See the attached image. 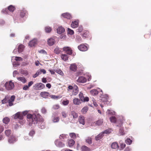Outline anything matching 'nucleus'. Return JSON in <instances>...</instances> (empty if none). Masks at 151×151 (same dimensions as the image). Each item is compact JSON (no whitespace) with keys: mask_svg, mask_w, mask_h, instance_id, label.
I'll use <instances>...</instances> for the list:
<instances>
[{"mask_svg":"<svg viewBox=\"0 0 151 151\" xmlns=\"http://www.w3.org/2000/svg\"><path fill=\"white\" fill-rule=\"evenodd\" d=\"M29 88L28 85H25L23 87V89L24 90H27L29 89Z\"/></svg>","mask_w":151,"mask_h":151,"instance_id":"59","label":"nucleus"},{"mask_svg":"<svg viewBox=\"0 0 151 151\" xmlns=\"http://www.w3.org/2000/svg\"><path fill=\"white\" fill-rule=\"evenodd\" d=\"M75 142L72 139H70L68 141V146L70 147H72L74 144Z\"/></svg>","mask_w":151,"mask_h":151,"instance_id":"23","label":"nucleus"},{"mask_svg":"<svg viewBox=\"0 0 151 151\" xmlns=\"http://www.w3.org/2000/svg\"><path fill=\"white\" fill-rule=\"evenodd\" d=\"M101 101L104 103L105 102H107L108 101V99L109 98V96L108 95L105 94L104 95H102L101 96Z\"/></svg>","mask_w":151,"mask_h":151,"instance_id":"11","label":"nucleus"},{"mask_svg":"<svg viewBox=\"0 0 151 151\" xmlns=\"http://www.w3.org/2000/svg\"><path fill=\"white\" fill-rule=\"evenodd\" d=\"M17 140L15 137L13 135H11L8 139V142L9 143H13Z\"/></svg>","mask_w":151,"mask_h":151,"instance_id":"8","label":"nucleus"},{"mask_svg":"<svg viewBox=\"0 0 151 151\" xmlns=\"http://www.w3.org/2000/svg\"><path fill=\"white\" fill-rule=\"evenodd\" d=\"M83 29V28L82 27H79L78 29V32H81L82 31Z\"/></svg>","mask_w":151,"mask_h":151,"instance_id":"61","label":"nucleus"},{"mask_svg":"<svg viewBox=\"0 0 151 151\" xmlns=\"http://www.w3.org/2000/svg\"><path fill=\"white\" fill-rule=\"evenodd\" d=\"M89 32L88 31H86L84 32L83 33L82 35V36L83 37L85 38L88 37V36Z\"/></svg>","mask_w":151,"mask_h":151,"instance_id":"36","label":"nucleus"},{"mask_svg":"<svg viewBox=\"0 0 151 151\" xmlns=\"http://www.w3.org/2000/svg\"><path fill=\"white\" fill-rule=\"evenodd\" d=\"M63 51H65V52L69 55L72 54V50L69 47H65L63 48Z\"/></svg>","mask_w":151,"mask_h":151,"instance_id":"10","label":"nucleus"},{"mask_svg":"<svg viewBox=\"0 0 151 151\" xmlns=\"http://www.w3.org/2000/svg\"><path fill=\"white\" fill-rule=\"evenodd\" d=\"M21 73L22 74L26 75L28 74V72L27 70H21Z\"/></svg>","mask_w":151,"mask_h":151,"instance_id":"53","label":"nucleus"},{"mask_svg":"<svg viewBox=\"0 0 151 151\" xmlns=\"http://www.w3.org/2000/svg\"><path fill=\"white\" fill-rule=\"evenodd\" d=\"M78 120L80 124L83 125H84L85 124V118L83 116H80L78 118Z\"/></svg>","mask_w":151,"mask_h":151,"instance_id":"9","label":"nucleus"},{"mask_svg":"<svg viewBox=\"0 0 151 151\" xmlns=\"http://www.w3.org/2000/svg\"><path fill=\"white\" fill-rule=\"evenodd\" d=\"M79 96L81 100L83 102L88 101L89 99V98L88 97H85L83 95V94L81 93L80 92L79 94Z\"/></svg>","mask_w":151,"mask_h":151,"instance_id":"6","label":"nucleus"},{"mask_svg":"<svg viewBox=\"0 0 151 151\" xmlns=\"http://www.w3.org/2000/svg\"><path fill=\"white\" fill-rule=\"evenodd\" d=\"M110 121L111 122H116V118L114 116H111L110 118Z\"/></svg>","mask_w":151,"mask_h":151,"instance_id":"43","label":"nucleus"},{"mask_svg":"<svg viewBox=\"0 0 151 151\" xmlns=\"http://www.w3.org/2000/svg\"><path fill=\"white\" fill-rule=\"evenodd\" d=\"M55 143L56 145L60 147H63L65 146L64 143L58 140L56 141Z\"/></svg>","mask_w":151,"mask_h":151,"instance_id":"22","label":"nucleus"},{"mask_svg":"<svg viewBox=\"0 0 151 151\" xmlns=\"http://www.w3.org/2000/svg\"><path fill=\"white\" fill-rule=\"evenodd\" d=\"M7 9L10 12H13L15 9V7L12 5H10L8 7Z\"/></svg>","mask_w":151,"mask_h":151,"instance_id":"28","label":"nucleus"},{"mask_svg":"<svg viewBox=\"0 0 151 151\" xmlns=\"http://www.w3.org/2000/svg\"><path fill=\"white\" fill-rule=\"evenodd\" d=\"M38 126L41 129H43L45 128L44 123L43 122H39L38 124Z\"/></svg>","mask_w":151,"mask_h":151,"instance_id":"37","label":"nucleus"},{"mask_svg":"<svg viewBox=\"0 0 151 151\" xmlns=\"http://www.w3.org/2000/svg\"><path fill=\"white\" fill-rule=\"evenodd\" d=\"M103 122V119H100L95 122V124L97 126H100L102 125Z\"/></svg>","mask_w":151,"mask_h":151,"instance_id":"26","label":"nucleus"},{"mask_svg":"<svg viewBox=\"0 0 151 151\" xmlns=\"http://www.w3.org/2000/svg\"><path fill=\"white\" fill-rule=\"evenodd\" d=\"M14 119H19L22 120L23 119V116L22 115V112H19L16 113L14 116Z\"/></svg>","mask_w":151,"mask_h":151,"instance_id":"7","label":"nucleus"},{"mask_svg":"<svg viewBox=\"0 0 151 151\" xmlns=\"http://www.w3.org/2000/svg\"><path fill=\"white\" fill-rule=\"evenodd\" d=\"M90 93L93 95H96L98 94V92L96 89L92 90L90 91Z\"/></svg>","mask_w":151,"mask_h":151,"instance_id":"38","label":"nucleus"},{"mask_svg":"<svg viewBox=\"0 0 151 151\" xmlns=\"http://www.w3.org/2000/svg\"><path fill=\"white\" fill-rule=\"evenodd\" d=\"M68 29L69 34H70V35H73L74 34V32L73 30L69 28H68Z\"/></svg>","mask_w":151,"mask_h":151,"instance_id":"56","label":"nucleus"},{"mask_svg":"<svg viewBox=\"0 0 151 151\" xmlns=\"http://www.w3.org/2000/svg\"><path fill=\"white\" fill-rule=\"evenodd\" d=\"M15 60L16 61H22V58L21 57H15Z\"/></svg>","mask_w":151,"mask_h":151,"instance_id":"57","label":"nucleus"},{"mask_svg":"<svg viewBox=\"0 0 151 151\" xmlns=\"http://www.w3.org/2000/svg\"><path fill=\"white\" fill-rule=\"evenodd\" d=\"M3 122L5 124H7L10 121V119L8 117H6L3 120Z\"/></svg>","mask_w":151,"mask_h":151,"instance_id":"39","label":"nucleus"},{"mask_svg":"<svg viewBox=\"0 0 151 151\" xmlns=\"http://www.w3.org/2000/svg\"><path fill=\"white\" fill-rule=\"evenodd\" d=\"M70 137L73 139H75L76 137V135L74 133H69Z\"/></svg>","mask_w":151,"mask_h":151,"instance_id":"42","label":"nucleus"},{"mask_svg":"<svg viewBox=\"0 0 151 151\" xmlns=\"http://www.w3.org/2000/svg\"><path fill=\"white\" fill-rule=\"evenodd\" d=\"M17 79L19 81L22 82L23 83H25L27 82V80L26 78L24 77H17Z\"/></svg>","mask_w":151,"mask_h":151,"instance_id":"24","label":"nucleus"},{"mask_svg":"<svg viewBox=\"0 0 151 151\" xmlns=\"http://www.w3.org/2000/svg\"><path fill=\"white\" fill-rule=\"evenodd\" d=\"M61 15L63 18L68 19H70L72 18L71 15L68 13H63Z\"/></svg>","mask_w":151,"mask_h":151,"instance_id":"12","label":"nucleus"},{"mask_svg":"<svg viewBox=\"0 0 151 151\" xmlns=\"http://www.w3.org/2000/svg\"><path fill=\"white\" fill-rule=\"evenodd\" d=\"M40 74V71H39V70H38L37 71L35 74H34L33 75L32 77L34 78H36Z\"/></svg>","mask_w":151,"mask_h":151,"instance_id":"46","label":"nucleus"},{"mask_svg":"<svg viewBox=\"0 0 151 151\" xmlns=\"http://www.w3.org/2000/svg\"><path fill=\"white\" fill-rule=\"evenodd\" d=\"M119 132L120 135H124V132L123 128L122 127H120L119 128Z\"/></svg>","mask_w":151,"mask_h":151,"instance_id":"44","label":"nucleus"},{"mask_svg":"<svg viewBox=\"0 0 151 151\" xmlns=\"http://www.w3.org/2000/svg\"><path fill=\"white\" fill-rule=\"evenodd\" d=\"M126 142L127 144L130 145L132 142V141L130 139H127L126 140Z\"/></svg>","mask_w":151,"mask_h":151,"instance_id":"51","label":"nucleus"},{"mask_svg":"<svg viewBox=\"0 0 151 151\" xmlns=\"http://www.w3.org/2000/svg\"><path fill=\"white\" fill-rule=\"evenodd\" d=\"M24 46L23 45H20L18 48V52L19 53L22 52L23 50Z\"/></svg>","mask_w":151,"mask_h":151,"instance_id":"31","label":"nucleus"},{"mask_svg":"<svg viewBox=\"0 0 151 151\" xmlns=\"http://www.w3.org/2000/svg\"><path fill=\"white\" fill-rule=\"evenodd\" d=\"M27 119L29 124H37V121L36 118V116L35 114H28L27 115Z\"/></svg>","mask_w":151,"mask_h":151,"instance_id":"1","label":"nucleus"},{"mask_svg":"<svg viewBox=\"0 0 151 151\" xmlns=\"http://www.w3.org/2000/svg\"><path fill=\"white\" fill-rule=\"evenodd\" d=\"M6 89L7 90L12 89L14 87V84L12 81L6 82L4 85Z\"/></svg>","mask_w":151,"mask_h":151,"instance_id":"2","label":"nucleus"},{"mask_svg":"<svg viewBox=\"0 0 151 151\" xmlns=\"http://www.w3.org/2000/svg\"><path fill=\"white\" fill-rule=\"evenodd\" d=\"M56 72L58 74H60L61 75L63 76L64 74L63 71L60 70H57Z\"/></svg>","mask_w":151,"mask_h":151,"instance_id":"49","label":"nucleus"},{"mask_svg":"<svg viewBox=\"0 0 151 151\" xmlns=\"http://www.w3.org/2000/svg\"><path fill=\"white\" fill-rule=\"evenodd\" d=\"M70 70L75 72L76 71L77 68V66L76 63H73L70 65Z\"/></svg>","mask_w":151,"mask_h":151,"instance_id":"16","label":"nucleus"},{"mask_svg":"<svg viewBox=\"0 0 151 151\" xmlns=\"http://www.w3.org/2000/svg\"><path fill=\"white\" fill-rule=\"evenodd\" d=\"M71 27L73 28L77 27L78 26V22L77 21H73L71 24Z\"/></svg>","mask_w":151,"mask_h":151,"instance_id":"20","label":"nucleus"},{"mask_svg":"<svg viewBox=\"0 0 151 151\" xmlns=\"http://www.w3.org/2000/svg\"><path fill=\"white\" fill-rule=\"evenodd\" d=\"M111 132V131L108 129H106L105 130L104 132H102V133H103V134L104 133L106 134H109Z\"/></svg>","mask_w":151,"mask_h":151,"instance_id":"55","label":"nucleus"},{"mask_svg":"<svg viewBox=\"0 0 151 151\" xmlns=\"http://www.w3.org/2000/svg\"><path fill=\"white\" fill-rule=\"evenodd\" d=\"M68 91L69 90H73L72 94L74 95H76L78 92V88L76 85H74L73 86H68Z\"/></svg>","mask_w":151,"mask_h":151,"instance_id":"3","label":"nucleus"},{"mask_svg":"<svg viewBox=\"0 0 151 151\" xmlns=\"http://www.w3.org/2000/svg\"><path fill=\"white\" fill-rule=\"evenodd\" d=\"M61 58L62 59L66 61L68 59V55L66 54H62L61 56Z\"/></svg>","mask_w":151,"mask_h":151,"instance_id":"27","label":"nucleus"},{"mask_svg":"<svg viewBox=\"0 0 151 151\" xmlns=\"http://www.w3.org/2000/svg\"><path fill=\"white\" fill-rule=\"evenodd\" d=\"M33 81H30L28 83V86L29 87L31 86L33 84Z\"/></svg>","mask_w":151,"mask_h":151,"instance_id":"64","label":"nucleus"},{"mask_svg":"<svg viewBox=\"0 0 151 151\" xmlns=\"http://www.w3.org/2000/svg\"><path fill=\"white\" fill-rule=\"evenodd\" d=\"M35 134V132L34 131H31L29 133V135L31 136H32Z\"/></svg>","mask_w":151,"mask_h":151,"instance_id":"63","label":"nucleus"},{"mask_svg":"<svg viewBox=\"0 0 151 151\" xmlns=\"http://www.w3.org/2000/svg\"><path fill=\"white\" fill-rule=\"evenodd\" d=\"M88 110V108L87 107H84L81 110V112L83 114H85L86 113Z\"/></svg>","mask_w":151,"mask_h":151,"instance_id":"40","label":"nucleus"},{"mask_svg":"<svg viewBox=\"0 0 151 151\" xmlns=\"http://www.w3.org/2000/svg\"><path fill=\"white\" fill-rule=\"evenodd\" d=\"M86 45H87V44H82L79 45L78 46V49L81 51H86L88 49V48Z\"/></svg>","mask_w":151,"mask_h":151,"instance_id":"5","label":"nucleus"},{"mask_svg":"<svg viewBox=\"0 0 151 151\" xmlns=\"http://www.w3.org/2000/svg\"><path fill=\"white\" fill-rule=\"evenodd\" d=\"M77 81L79 83H84L86 81V79L83 76H80L77 80Z\"/></svg>","mask_w":151,"mask_h":151,"instance_id":"18","label":"nucleus"},{"mask_svg":"<svg viewBox=\"0 0 151 151\" xmlns=\"http://www.w3.org/2000/svg\"><path fill=\"white\" fill-rule=\"evenodd\" d=\"M111 147L112 148L116 149L119 147L118 145V143L116 142H114L112 143L111 145Z\"/></svg>","mask_w":151,"mask_h":151,"instance_id":"30","label":"nucleus"},{"mask_svg":"<svg viewBox=\"0 0 151 151\" xmlns=\"http://www.w3.org/2000/svg\"><path fill=\"white\" fill-rule=\"evenodd\" d=\"M81 101L80 99L77 98H75L73 100V103L75 105H79L81 104Z\"/></svg>","mask_w":151,"mask_h":151,"instance_id":"17","label":"nucleus"},{"mask_svg":"<svg viewBox=\"0 0 151 151\" xmlns=\"http://www.w3.org/2000/svg\"><path fill=\"white\" fill-rule=\"evenodd\" d=\"M52 30V29L50 27L47 26L45 27V30L46 32L50 33Z\"/></svg>","mask_w":151,"mask_h":151,"instance_id":"34","label":"nucleus"},{"mask_svg":"<svg viewBox=\"0 0 151 151\" xmlns=\"http://www.w3.org/2000/svg\"><path fill=\"white\" fill-rule=\"evenodd\" d=\"M37 40L36 39H33L30 41L29 43V45L30 47L35 46L37 44Z\"/></svg>","mask_w":151,"mask_h":151,"instance_id":"15","label":"nucleus"},{"mask_svg":"<svg viewBox=\"0 0 151 151\" xmlns=\"http://www.w3.org/2000/svg\"><path fill=\"white\" fill-rule=\"evenodd\" d=\"M27 14V12L24 8H23L22 9L20 10V16L22 17H24Z\"/></svg>","mask_w":151,"mask_h":151,"instance_id":"19","label":"nucleus"},{"mask_svg":"<svg viewBox=\"0 0 151 151\" xmlns=\"http://www.w3.org/2000/svg\"><path fill=\"white\" fill-rule=\"evenodd\" d=\"M39 70V71H40V74L42 73L43 74H45L46 73L45 70L44 69H40Z\"/></svg>","mask_w":151,"mask_h":151,"instance_id":"62","label":"nucleus"},{"mask_svg":"<svg viewBox=\"0 0 151 151\" xmlns=\"http://www.w3.org/2000/svg\"><path fill=\"white\" fill-rule=\"evenodd\" d=\"M65 30L64 28L62 27H58L57 29V33L59 34L64 32Z\"/></svg>","mask_w":151,"mask_h":151,"instance_id":"21","label":"nucleus"},{"mask_svg":"<svg viewBox=\"0 0 151 151\" xmlns=\"http://www.w3.org/2000/svg\"><path fill=\"white\" fill-rule=\"evenodd\" d=\"M81 149L82 151H89L90 150V148L85 145L82 146Z\"/></svg>","mask_w":151,"mask_h":151,"instance_id":"33","label":"nucleus"},{"mask_svg":"<svg viewBox=\"0 0 151 151\" xmlns=\"http://www.w3.org/2000/svg\"><path fill=\"white\" fill-rule=\"evenodd\" d=\"M60 108L59 105L58 104L54 105L52 107V108L54 109H58Z\"/></svg>","mask_w":151,"mask_h":151,"instance_id":"50","label":"nucleus"},{"mask_svg":"<svg viewBox=\"0 0 151 151\" xmlns=\"http://www.w3.org/2000/svg\"><path fill=\"white\" fill-rule=\"evenodd\" d=\"M59 120V118L58 117H54L53 121V122H58Z\"/></svg>","mask_w":151,"mask_h":151,"instance_id":"52","label":"nucleus"},{"mask_svg":"<svg viewBox=\"0 0 151 151\" xmlns=\"http://www.w3.org/2000/svg\"><path fill=\"white\" fill-rule=\"evenodd\" d=\"M55 38H51L49 39L47 41V43L49 45L52 46L55 43Z\"/></svg>","mask_w":151,"mask_h":151,"instance_id":"13","label":"nucleus"},{"mask_svg":"<svg viewBox=\"0 0 151 151\" xmlns=\"http://www.w3.org/2000/svg\"><path fill=\"white\" fill-rule=\"evenodd\" d=\"M49 95L50 94L48 92L46 91L42 92L40 93V96L45 98H47L49 96Z\"/></svg>","mask_w":151,"mask_h":151,"instance_id":"14","label":"nucleus"},{"mask_svg":"<svg viewBox=\"0 0 151 151\" xmlns=\"http://www.w3.org/2000/svg\"><path fill=\"white\" fill-rule=\"evenodd\" d=\"M76 41L78 42H82V38L79 36H77L76 39Z\"/></svg>","mask_w":151,"mask_h":151,"instance_id":"41","label":"nucleus"},{"mask_svg":"<svg viewBox=\"0 0 151 151\" xmlns=\"http://www.w3.org/2000/svg\"><path fill=\"white\" fill-rule=\"evenodd\" d=\"M103 136V133L102 132H101L95 137V140L96 141L99 140L102 138Z\"/></svg>","mask_w":151,"mask_h":151,"instance_id":"25","label":"nucleus"},{"mask_svg":"<svg viewBox=\"0 0 151 151\" xmlns=\"http://www.w3.org/2000/svg\"><path fill=\"white\" fill-rule=\"evenodd\" d=\"M39 52L40 53H42V54H46V53H47L44 50H41L39 51Z\"/></svg>","mask_w":151,"mask_h":151,"instance_id":"60","label":"nucleus"},{"mask_svg":"<svg viewBox=\"0 0 151 151\" xmlns=\"http://www.w3.org/2000/svg\"><path fill=\"white\" fill-rule=\"evenodd\" d=\"M15 99V96L14 95H13L11 96L10 99L9 100L13 102L14 101Z\"/></svg>","mask_w":151,"mask_h":151,"instance_id":"58","label":"nucleus"},{"mask_svg":"<svg viewBox=\"0 0 151 151\" xmlns=\"http://www.w3.org/2000/svg\"><path fill=\"white\" fill-rule=\"evenodd\" d=\"M69 103V101L67 100L66 101H63L62 102L63 104L65 106L68 105Z\"/></svg>","mask_w":151,"mask_h":151,"instance_id":"48","label":"nucleus"},{"mask_svg":"<svg viewBox=\"0 0 151 151\" xmlns=\"http://www.w3.org/2000/svg\"><path fill=\"white\" fill-rule=\"evenodd\" d=\"M62 50L61 48L56 47L54 50V52L56 54H59L61 52H62Z\"/></svg>","mask_w":151,"mask_h":151,"instance_id":"32","label":"nucleus"},{"mask_svg":"<svg viewBox=\"0 0 151 151\" xmlns=\"http://www.w3.org/2000/svg\"><path fill=\"white\" fill-rule=\"evenodd\" d=\"M71 115L73 116V119H76L78 117L77 114L74 111H73L71 112Z\"/></svg>","mask_w":151,"mask_h":151,"instance_id":"35","label":"nucleus"},{"mask_svg":"<svg viewBox=\"0 0 151 151\" xmlns=\"http://www.w3.org/2000/svg\"><path fill=\"white\" fill-rule=\"evenodd\" d=\"M4 133L5 135L9 137L12 134V131L10 129H8L5 130Z\"/></svg>","mask_w":151,"mask_h":151,"instance_id":"29","label":"nucleus"},{"mask_svg":"<svg viewBox=\"0 0 151 151\" xmlns=\"http://www.w3.org/2000/svg\"><path fill=\"white\" fill-rule=\"evenodd\" d=\"M62 116L64 118H66L67 116V114L65 111H63L62 112Z\"/></svg>","mask_w":151,"mask_h":151,"instance_id":"54","label":"nucleus"},{"mask_svg":"<svg viewBox=\"0 0 151 151\" xmlns=\"http://www.w3.org/2000/svg\"><path fill=\"white\" fill-rule=\"evenodd\" d=\"M33 88L35 90H40L44 88H45V85L42 83H38L35 84Z\"/></svg>","mask_w":151,"mask_h":151,"instance_id":"4","label":"nucleus"},{"mask_svg":"<svg viewBox=\"0 0 151 151\" xmlns=\"http://www.w3.org/2000/svg\"><path fill=\"white\" fill-rule=\"evenodd\" d=\"M67 135L64 134H62L60 135L59 137L61 139H64L66 138V136Z\"/></svg>","mask_w":151,"mask_h":151,"instance_id":"47","label":"nucleus"},{"mask_svg":"<svg viewBox=\"0 0 151 151\" xmlns=\"http://www.w3.org/2000/svg\"><path fill=\"white\" fill-rule=\"evenodd\" d=\"M86 142L89 144H91L92 143L91 139L90 137H88L86 139Z\"/></svg>","mask_w":151,"mask_h":151,"instance_id":"45","label":"nucleus"}]
</instances>
